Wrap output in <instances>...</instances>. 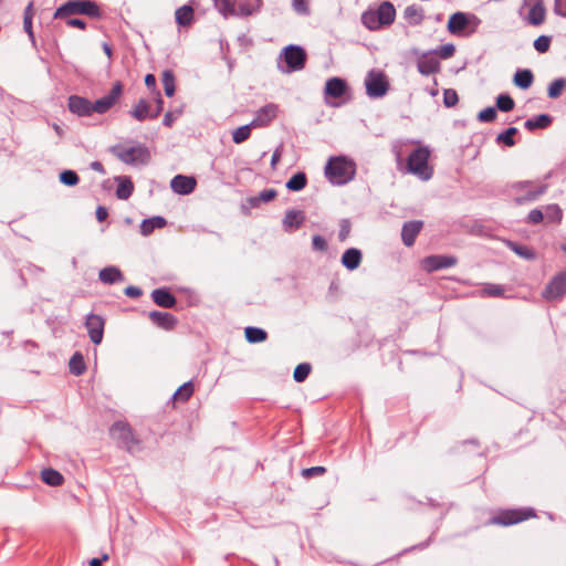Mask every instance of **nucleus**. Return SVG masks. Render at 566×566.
Wrapping results in <instances>:
<instances>
[{
	"instance_id": "f257e3e1",
	"label": "nucleus",
	"mask_w": 566,
	"mask_h": 566,
	"mask_svg": "<svg viewBox=\"0 0 566 566\" xmlns=\"http://www.w3.org/2000/svg\"><path fill=\"white\" fill-rule=\"evenodd\" d=\"M124 85L120 81H116L108 94L91 102L90 99L81 96L73 95V114L78 116H90L93 113L105 114L114 105H116L123 95Z\"/></svg>"
},
{
	"instance_id": "f03ea898",
	"label": "nucleus",
	"mask_w": 566,
	"mask_h": 566,
	"mask_svg": "<svg viewBox=\"0 0 566 566\" xmlns=\"http://www.w3.org/2000/svg\"><path fill=\"white\" fill-rule=\"evenodd\" d=\"M535 517H537L536 510L531 506L499 509L485 524L507 527Z\"/></svg>"
},
{
	"instance_id": "7ed1b4c3",
	"label": "nucleus",
	"mask_w": 566,
	"mask_h": 566,
	"mask_svg": "<svg viewBox=\"0 0 566 566\" xmlns=\"http://www.w3.org/2000/svg\"><path fill=\"white\" fill-rule=\"evenodd\" d=\"M481 23L476 14L458 11L450 15L447 29L452 35L469 36L478 31Z\"/></svg>"
},
{
	"instance_id": "20e7f679",
	"label": "nucleus",
	"mask_w": 566,
	"mask_h": 566,
	"mask_svg": "<svg viewBox=\"0 0 566 566\" xmlns=\"http://www.w3.org/2000/svg\"><path fill=\"white\" fill-rule=\"evenodd\" d=\"M112 153L123 163L132 166L146 165L150 160L148 148L140 144L116 145L112 147Z\"/></svg>"
},
{
	"instance_id": "39448f33",
	"label": "nucleus",
	"mask_w": 566,
	"mask_h": 566,
	"mask_svg": "<svg viewBox=\"0 0 566 566\" xmlns=\"http://www.w3.org/2000/svg\"><path fill=\"white\" fill-rule=\"evenodd\" d=\"M109 436L119 448L128 452L140 449V441L135 437L133 428L127 421H115L109 428Z\"/></svg>"
},
{
	"instance_id": "423d86ee",
	"label": "nucleus",
	"mask_w": 566,
	"mask_h": 566,
	"mask_svg": "<svg viewBox=\"0 0 566 566\" xmlns=\"http://www.w3.org/2000/svg\"><path fill=\"white\" fill-rule=\"evenodd\" d=\"M514 191L513 201L516 206L537 200L547 190V185H534L532 180H521L510 186Z\"/></svg>"
},
{
	"instance_id": "0eeeda50",
	"label": "nucleus",
	"mask_w": 566,
	"mask_h": 566,
	"mask_svg": "<svg viewBox=\"0 0 566 566\" xmlns=\"http://www.w3.org/2000/svg\"><path fill=\"white\" fill-rule=\"evenodd\" d=\"M431 151L428 147L420 146L413 149L408 157V170L419 177H431L432 168L429 166Z\"/></svg>"
},
{
	"instance_id": "6e6552de",
	"label": "nucleus",
	"mask_w": 566,
	"mask_h": 566,
	"mask_svg": "<svg viewBox=\"0 0 566 566\" xmlns=\"http://www.w3.org/2000/svg\"><path fill=\"white\" fill-rule=\"evenodd\" d=\"M356 164L347 156L331 157L325 166V177H355Z\"/></svg>"
},
{
	"instance_id": "1a4fd4ad",
	"label": "nucleus",
	"mask_w": 566,
	"mask_h": 566,
	"mask_svg": "<svg viewBox=\"0 0 566 566\" xmlns=\"http://www.w3.org/2000/svg\"><path fill=\"white\" fill-rule=\"evenodd\" d=\"M280 59L286 63V69H282L283 72L301 71L306 63V52L303 48L291 44L283 49Z\"/></svg>"
},
{
	"instance_id": "9d476101",
	"label": "nucleus",
	"mask_w": 566,
	"mask_h": 566,
	"mask_svg": "<svg viewBox=\"0 0 566 566\" xmlns=\"http://www.w3.org/2000/svg\"><path fill=\"white\" fill-rule=\"evenodd\" d=\"M366 92L369 97H382L389 87L386 76L380 71L371 70L365 78Z\"/></svg>"
},
{
	"instance_id": "9b49d317",
	"label": "nucleus",
	"mask_w": 566,
	"mask_h": 566,
	"mask_svg": "<svg viewBox=\"0 0 566 566\" xmlns=\"http://www.w3.org/2000/svg\"><path fill=\"white\" fill-rule=\"evenodd\" d=\"M457 263L458 258L451 254H431L421 260V266L428 273L452 268Z\"/></svg>"
},
{
	"instance_id": "f8f14e48",
	"label": "nucleus",
	"mask_w": 566,
	"mask_h": 566,
	"mask_svg": "<svg viewBox=\"0 0 566 566\" xmlns=\"http://www.w3.org/2000/svg\"><path fill=\"white\" fill-rule=\"evenodd\" d=\"M566 294V271L556 274L545 286L543 297L547 301L560 300Z\"/></svg>"
},
{
	"instance_id": "ddd939ff",
	"label": "nucleus",
	"mask_w": 566,
	"mask_h": 566,
	"mask_svg": "<svg viewBox=\"0 0 566 566\" xmlns=\"http://www.w3.org/2000/svg\"><path fill=\"white\" fill-rule=\"evenodd\" d=\"M277 196V191L273 188L263 189L255 196L247 198L241 202V212L244 216H250L251 209L259 208L262 203H269Z\"/></svg>"
},
{
	"instance_id": "4468645a",
	"label": "nucleus",
	"mask_w": 566,
	"mask_h": 566,
	"mask_svg": "<svg viewBox=\"0 0 566 566\" xmlns=\"http://www.w3.org/2000/svg\"><path fill=\"white\" fill-rule=\"evenodd\" d=\"M85 327L94 345H99L104 337L105 319L97 314L90 313L85 317Z\"/></svg>"
},
{
	"instance_id": "2eb2a0df",
	"label": "nucleus",
	"mask_w": 566,
	"mask_h": 566,
	"mask_svg": "<svg viewBox=\"0 0 566 566\" xmlns=\"http://www.w3.org/2000/svg\"><path fill=\"white\" fill-rule=\"evenodd\" d=\"M306 221V214L303 210L287 209L282 220V229L286 233H294L300 230Z\"/></svg>"
},
{
	"instance_id": "dca6fc26",
	"label": "nucleus",
	"mask_w": 566,
	"mask_h": 566,
	"mask_svg": "<svg viewBox=\"0 0 566 566\" xmlns=\"http://www.w3.org/2000/svg\"><path fill=\"white\" fill-rule=\"evenodd\" d=\"M148 317L154 325L164 331H172L178 324V318L169 312L154 310L148 313Z\"/></svg>"
},
{
	"instance_id": "f3484780",
	"label": "nucleus",
	"mask_w": 566,
	"mask_h": 566,
	"mask_svg": "<svg viewBox=\"0 0 566 566\" xmlns=\"http://www.w3.org/2000/svg\"><path fill=\"white\" fill-rule=\"evenodd\" d=\"M422 228L423 221L421 220H411L405 222L401 228L402 243L408 248L412 247Z\"/></svg>"
},
{
	"instance_id": "a211bd4d",
	"label": "nucleus",
	"mask_w": 566,
	"mask_h": 566,
	"mask_svg": "<svg viewBox=\"0 0 566 566\" xmlns=\"http://www.w3.org/2000/svg\"><path fill=\"white\" fill-rule=\"evenodd\" d=\"M153 302L163 308H174L177 305V298L169 287L163 286L153 290Z\"/></svg>"
},
{
	"instance_id": "6ab92c4d",
	"label": "nucleus",
	"mask_w": 566,
	"mask_h": 566,
	"mask_svg": "<svg viewBox=\"0 0 566 566\" xmlns=\"http://www.w3.org/2000/svg\"><path fill=\"white\" fill-rule=\"evenodd\" d=\"M277 115V106L275 104H266L261 107L256 113L255 117L251 122L253 127L268 126Z\"/></svg>"
},
{
	"instance_id": "aec40b11",
	"label": "nucleus",
	"mask_w": 566,
	"mask_h": 566,
	"mask_svg": "<svg viewBox=\"0 0 566 566\" xmlns=\"http://www.w3.org/2000/svg\"><path fill=\"white\" fill-rule=\"evenodd\" d=\"M83 14L93 19H99L102 11L96 2L91 0H73V15Z\"/></svg>"
},
{
	"instance_id": "412c9836",
	"label": "nucleus",
	"mask_w": 566,
	"mask_h": 566,
	"mask_svg": "<svg viewBox=\"0 0 566 566\" xmlns=\"http://www.w3.org/2000/svg\"><path fill=\"white\" fill-rule=\"evenodd\" d=\"M363 260V253L358 248H348L340 258L342 265L348 271H355L359 268Z\"/></svg>"
},
{
	"instance_id": "4be33fe9",
	"label": "nucleus",
	"mask_w": 566,
	"mask_h": 566,
	"mask_svg": "<svg viewBox=\"0 0 566 566\" xmlns=\"http://www.w3.org/2000/svg\"><path fill=\"white\" fill-rule=\"evenodd\" d=\"M417 69L422 75L436 74L440 71V62L431 54L424 53L418 59Z\"/></svg>"
},
{
	"instance_id": "5701e85b",
	"label": "nucleus",
	"mask_w": 566,
	"mask_h": 566,
	"mask_svg": "<svg viewBox=\"0 0 566 566\" xmlns=\"http://www.w3.org/2000/svg\"><path fill=\"white\" fill-rule=\"evenodd\" d=\"M98 279L102 283L113 285L125 280L122 270L116 265H107L99 270Z\"/></svg>"
},
{
	"instance_id": "b1692460",
	"label": "nucleus",
	"mask_w": 566,
	"mask_h": 566,
	"mask_svg": "<svg viewBox=\"0 0 566 566\" xmlns=\"http://www.w3.org/2000/svg\"><path fill=\"white\" fill-rule=\"evenodd\" d=\"M167 226L166 218L161 216H153L143 219L139 226V231L144 237L150 235L156 229H163Z\"/></svg>"
},
{
	"instance_id": "393cba45",
	"label": "nucleus",
	"mask_w": 566,
	"mask_h": 566,
	"mask_svg": "<svg viewBox=\"0 0 566 566\" xmlns=\"http://www.w3.org/2000/svg\"><path fill=\"white\" fill-rule=\"evenodd\" d=\"M375 12L377 13L378 21H380L384 27H388L394 23L396 9L390 1L381 2Z\"/></svg>"
},
{
	"instance_id": "a878e982",
	"label": "nucleus",
	"mask_w": 566,
	"mask_h": 566,
	"mask_svg": "<svg viewBox=\"0 0 566 566\" xmlns=\"http://www.w3.org/2000/svg\"><path fill=\"white\" fill-rule=\"evenodd\" d=\"M505 244L512 252L524 260L534 261L537 256L535 250L526 244L512 240H506Z\"/></svg>"
},
{
	"instance_id": "bb28decb",
	"label": "nucleus",
	"mask_w": 566,
	"mask_h": 566,
	"mask_svg": "<svg viewBox=\"0 0 566 566\" xmlns=\"http://www.w3.org/2000/svg\"><path fill=\"white\" fill-rule=\"evenodd\" d=\"M198 179H170L171 190L181 196L190 195L197 187Z\"/></svg>"
},
{
	"instance_id": "cd10ccee",
	"label": "nucleus",
	"mask_w": 566,
	"mask_h": 566,
	"mask_svg": "<svg viewBox=\"0 0 566 566\" xmlns=\"http://www.w3.org/2000/svg\"><path fill=\"white\" fill-rule=\"evenodd\" d=\"M346 92V82L339 77H332L325 84V94L338 98Z\"/></svg>"
},
{
	"instance_id": "c85d7f7f",
	"label": "nucleus",
	"mask_w": 566,
	"mask_h": 566,
	"mask_svg": "<svg viewBox=\"0 0 566 566\" xmlns=\"http://www.w3.org/2000/svg\"><path fill=\"white\" fill-rule=\"evenodd\" d=\"M244 336L248 343L259 344L268 339V332L258 326H247L244 328Z\"/></svg>"
},
{
	"instance_id": "c756f323",
	"label": "nucleus",
	"mask_w": 566,
	"mask_h": 566,
	"mask_svg": "<svg viewBox=\"0 0 566 566\" xmlns=\"http://www.w3.org/2000/svg\"><path fill=\"white\" fill-rule=\"evenodd\" d=\"M195 391L193 380L190 379L184 382L178 389L174 392L171 399L175 401L187 402Z\"/></svg>"
},
{
	"instance_id": "7c9ffc66",
	"label": "nucleus",
	"mask_w": 566,
	"mask_h": 566,
	"mask_svg": "<svg viewBox=\"0 0 566 566\" xmlns=\"http://www.w3.org/2000/svg\"><path fill=\"white\" fill-rule=\"evenodd\" d=\"M262 6V0H240L237 15L249 17L258 12Z\"/></svg>"
},
{
	"instance_id": "2f4dec72",
	"label": "nucleus",
	"mask_w": 566,
	"mask_h": 566,
	"mask_svg": "<svg viewBox=\"0 0 566 566\" xmlns=\"http://www.w3.org/2000/svg\"><path fill=\"white\" fill-rule=\"evenodd\" d=\"M403 18L409 24L419 25L424 19L423 10L416 4L408 6L403 11Z\"/></svg>"
},
{
	"instance_id": "473e14b6",
	"label": "nucleus",
	"mask_w": 566,
	"mask_h": 566,
	"mask_svg": "<svg viewBox=\"0 0 566 566\" xmlns=\"http://www.w3.org/2000/svg\"><path fill=\"white\" fill-rule=\"evenodd\" d=\"M175 17L179 27H188L193 22V8L185 4L176 10Z\"/></svg>"
},
{
	"instance_id": "72a5a7b5",
	"label": "nucleus",
	"mask_w": 566,
	"mask_h": 566,
	"mask_svg": "<svg viewBox=\"0 0 566 566\" xmlns=\"http://www.w3.org/2000/svg\"><path fill=\"white\" fill-rule=\"evenodd\" d=\"M42 481L50 486H59L64 482L63 475L55 469L45 468L41 471Z\"/></svg>"
},
{
	"instance_id": "f704fd0d",
	"label": "nucleus",
	"mask_w": 566,
	"mask_h": 566,
	"mask_svg": "<svg viewBox=\"0 0 566 566\" xmlns=\"http://www.w3.org/2000/svg\"><path fill=\"white\" fill-rule=\"evenodd\" d=\"M129 113L135 119L143 122L150 117L153 112H150V104L146 99L142 98Z\"/></svg>"
},
{
	"instance_id": "c9c22d12",
	"label": "nucleus",
	"mask_w": 566,
	"mask_h": 566,
	"mask_svg": "<svg viewBox=\"0 0 566 566\" xmlns=\"http://www.w3.org/2000/svg\"><path fill=\"white\" fill-rule=\"evenodd\" d=\"M552 123V117L547 114H541L525 122L524 126L528 130L544 129Z\"/></svg>"
},
{
	"instance_id": "e433bc0d",
	"label": "nucleus",
	"mask_w": 566,
	"mask_h": 566,
	"mask_svg": "<svg viewBox=\"0 0 566 566\" xmlns=\"http://www.w3.org/2000/svg\"><path fill=\"white\" fill-rule=\"evenodd\" d=\"M545 8L541 2L532 6L528 12L527 21L532 25H541L545 20Z\"/></svg>"
},
{
	"instance_id": "4c0bfd02",
	"label": "nucleus",
	"mask_w": 566,
	"mask_h": 566,
	"mask_svg": "<svg viewBox=\"0 0 566 566\" xmlns=\"http://www.w3.org/2000/svg\"><path fill=\"white\" fill-rule=\"evenodd\" d=\"M514 84L516 86H518L520 88H528L533 81H534V75L532 73L531 70L528 69H525V70H518L516 71V73L514 74Z\"/></svg>"
},
{
	"instance_id": "58836bf2",
	"label": "nucleus",
	"mask_w": 566,
	"mask_h": 566,
	"mask_svg": "<svg viewBox=\"0 0 566 566\" xmlns=\"http://www.w3.org/2000/svg\"><path fill=\"white\" fill-rule=\"evenodd\" d=\"M117 180H118V185H117L115 195H116L117 199H119V200H127L134 191L133 179H117Z\"/></svg>"
},
{
	"instance_id": "ea45409f",
	"label": "nucleus",
	"mask_w": 566,
	"mask_h": 566,
	"mask_svg": "<svg viewBox=\"0 0 566 566\" xmlns=\"http://www.w3.org/2000/svg\"><path fill=\"white\" fill-rule=\"evenodd\" d=\"M544 218L552 223H560L563 220V210L557 203L545 206Z\"/></svg>"
},
{
	"instance_id": "a19ab883",
	"label": "nucleus",
	"mask_w": 566,
	"mask_h": 566,
	"mask_svg": "<svg viewBox=\"0 0 566 566\" xmlns=\"http://www.w3.org/2000/svg\"><path fill=\"white\" fill-rule=\"evenodd\" d=\"M361 23L368 29V30H371V31H375V30H379L380 28H382L384 25L381 24L380 21H378L377 19V13L375 12V10H368V11H365L363 14H361Z\"/></svg>"
},
{
	"instance_id": "79ce46f5",
	"label": "nucleus",
	"mask_w": 566,
	"mask_h": 566,
	"mask_svg": "<svg viewBox=\"0 0 566 566\" xmlns=\"http://www.w3.org/2000/svg\"><path fill=\"white\" fill-rule=\"evenodd\" d=\"M216 9L223 15H234L237 13L235 1L237 0H212Z\"/></svg>"
},
{
	"instance_id": "37998d69",
	"label": "nucleus",
	"mask_w": 566,
	"mask_h": 566,
	"mask_svg": "<svg viewBox=\"0 0 566 566\" xmlns=\"http://www.w3.org/2000/svg\"><path fill=\"white\" fill-rule=\"evenodd\" d=\"M163 85L167 96H172L176 91V77L171 70H165L163 72Z\"/></svg>"
},
{
	"instance_id": "c03bdc74",
	"label": "nucleus",
	"mask_w": 566,
	"mask_h": 566,
	"mask_svg": "<svg viewBox=\"0 0 566 566\" xmlns=\"http://www.w3.org/2000/svg\"><path fill=\"white\" fill-rule=\"evenodd\" d=\"M566 87V80L564 77L555 78L547 88L549 98H558Z\"/></svg>"
},
{
	"instance_id": "a18cd8bd",
	"label": "nucleus",
	"mask_w": 566,
	"mask_h": 566,
	"mask_svg": "<svg viewBox=\"0 0 566 566\" xmlns=\"http://www.w3.org/2000/svg\"><path fill=\"white\" fill-rule=\"evenodd\" d=\"M311 371L312 365L310 363H300L293 371V379L296 382H303L307 379Z\"/></svg>"
},
{
	"instance_id": "49530a36",
	"label": "nucleus",
	"mask_w": 566,
	"mask_h": 566,
	"mask_svg": "<svg viewBox=\"0 0 566 566\" xmlns=\"http://www.w3.org/2000/svg\"><path fill=\"white\" fill-rule=\"evenodd\" d=\"M482 294L489 297H504L505 287L501 284L486 283L482 290Z\"/></svg>"
},
{
	"instance_id": "de8ad7c7",
	"label": "nucleus",
	"mask_w": 566,
	"mask_h": 566,
	"mask_svg": "<svg viewBox=\"0 0 566 566\" xmlns=\"http://www.w3.org/2000/svg\"><path fill=\"white\" fill-rule=\"evenodd\" d=\"M251 127L253 126L250 123L249 125L240 126L237 129H234L232 133V140L235 144H241L245 142L250 137Z\"/></svg>"
},
{
	"instance_id": "09e8293b",
	"label": "nucleus",
	"mask_w": 566,
	"mask_h": 566,
	"mask_svg": "<svg viewBox=\"0 0 566 566\" xmlns=\"http://www.w3.org/2000/svg\"><path fill=\"white\" fill-rule=\"evenodd\" d=\"M86 370L84 356L81 352L73 353V376H81Z\"/></svg>"
},
{
	"instance_id": "8fccbe9b",
	"label": "nucleus",
	"mask_w": 566,
	"mask_h": 566,
	"mask_svg": "<svg viewBox=\"0 0 566 566\" xmlns=\"http://www.w3.org/2000/svg\"><path fill=\"white\" fill-rule=\"evenodd\" d=\"M515 106L514 99L507 94H500L496 97V107L501 112H511Z\"/></svg>"
},
{
	"instance_id": "3c124183",
	"label": "nucleus",
	"mask_w": 566,
	"mask_h": 566,
	"mask_svg": "<svg viewBox=\"0 0 566 566\" xmlns=\"http://www.w3.org/2000/svg\"><path fill=\"white\" fill-rule=\"evenodd\" d=\"M517 133L516 127H510L503 133L499 134L496 137L497 143H503L504 145L512 147L515 145V140L513 136Z\"/></svg>"
},
{
	"instance_id": "603ef678",
	"label": "nucleus",
	"mask_w": 566,
	"mask_h": 566,
	"mask_svg": "<svg viewBox=\"0 0 566 566\" xmlns=\"http://www.w3.org/2000/svg\"><path fill=\"white\" fill-rule=\"evenodd\" d=\"M55 19H64L66 25H71V1L65 2L54 13Z\"/></svg>"
},
{
	"instance_id": "864d4df0",
	"label": "nucleus",
	"mask_w": 566,
	"mask_h": 566,
	"mask_svg": "<svg viewBox=\"0 0 566 566\" xmlns=\"http://www.w3.org/2000/svg\"><path fill=\"white\" fill-rule=\"evenodd\" d=\"M327 469L323 465H316L311 468H305L301 471V475L305 479H312L315 476H319L325 474Z\"/></svg>"
},
{
	"instance_id": "5fc2aeb1",
	"label": "nucleus",
	"mask_w": 566,
	"mask_h": 566,
	"mask_svg": "<svg viewBox=\"0 0 566 566\" xmlns=\"http://www.w3.org/2000/svg\"><path fill=\"white\" fill-rule=\"evenodd\" d=\"M433 53L439 55L441 59L447 60L454 55L455 46L452 43H447L436 49Z\"/></svg>"
},
{
	"instance_id": "6e6d98bb",
	"label": "nucleus",
	"mask_w": 566,
	"mask_h": 566,
	"mask_svg": "<svg viewBox=\"0 0 566 566\" xmlns=\"http://www.w3.org/2000/svg\"><path fill=\"white\" fill-rule=\"evenodd\" d=\"M328 248L327 240L321 234L312 237V250L316 252H325Z\"/></svg>"
},
{
	"instance_id": "4d7b16f0",
	"label": "nucleus",
	"mask_w": 566,
	"mask_h": 566,
	"mask_svg": "<svg viewBox=\"0 0 566 566\" xmlns=\"http://www.w3.org/2000/svg\"><path fill=\"white\" fill-rule=\"evenodd\" d=\"M33 2H30L24 11L23 27L30 36L32 33Z\"/></svg>"
},
{
	"instance_id": "13d9d810",
	"label": "nucleus",
	"mask_w": 566,
	"mask_h": 566,
	"mask_svg": "<svg viewBox=\"0 0 566 566\" xmlns=\"http://www.w3.org/2000/svg\"><path fill=\"white\" fill-rule=\"evenodd\" d=\"M458 93L452 88H447L443 92V104L447 107H453L458 104Z\"/></svg>"
},
{
	"instance_id": "bf43d9fd",
	"label": "nucleus",
	"mask_w": 566,
	"mask_h": 566,
	"mask_svg": "<svg viewBox=\"0 0 566 566\" xmlns=\"http://www.w3.org/2000/svg\"><path fill=\"white\" fill-rule=\"evenodd\" d=\"M43 272V269L40 266H36L34 264H29L24 269L20 271V277L22 281V285L24 286L27 284L25 275H39Z\"/></svg>"
},
{
	"instance_id": "052dcab7",
	"label": "nucleus",
	"mask_w": 566,
	"mask_h": 566,
	"mask_svg": "<svg viewBox=\"0 0 566 566\" xmlns=\"http://www.w3.org/2000/svg\"><path fill=\"white\" fill-rule=\"evenodd\" d=\"M549 45H551V38L547 35H539L534 41V48L539 53L547 52L549 50Z\"/></svg>"
},
{
	"instance_id": "680f3d73",
	"label": "nucleus",
	"mask_w": 566,
	"mask_h": 566,
	"mask_svg": "<svg viewBox=\"0 0 566 566\" xmlns=\"http://www.w3.org/2000/svg\"><path fill=\"white\" fill-rule=\"evenodd\" d=\"M544 220V212L539 208L531 210L525 219L528 224H538Z\"/></svg>"
},
{
	"instance_id": "e2e57ef3",
	"label": "nucleus",
	"mask_w": 566,
	"mask_h": 566,
	"mask_svg": "<svg viewBox=\"0 0 566 566\" xmlns=\"http://www.w3.org/2000/svg\"><path fill=\"white\" fill-rule=\"evenodd\" d=\"M496 118V109L494 107H486L478 114V119L483 123H491Z\"/></svg>"
},
{
	"instance_id": "0e129e2a",
	"label": "nucleus",
	"mask_w": 566,
	"mask_h": 566,
	"mask_svg": "<svg viewBox=\"0 0 566 566\" xmlns=\"http://www.w3.org/2000/svg\"><path fill=\"white\" fill-rule=\"evenodd\" d=\"M350 228H352V224H350V221L349 219H342L340 222H339V231H338V240L340 242L345 241L349 233H350Z\"/></svg>"
},
{
	"instance_id": "69168bd1",
	"label": "nucleus",
	"mask_w": 566,
	"mask_h": 566,
	"mask_svg": "<svg viewBox=\"0 0 566 566\" xmlns=\"http://www.w3.org/2000/svg\"><path fill=\"white\" fill-rule=\"evenodd\" d=\"M182 114V109L181 108H176L174 111H168L165 116H164V120H163V124L167 127H171L172 124L177 120V118H179V116Z\"/></svg>"
},
{
	"instance_id": "338daca9",
	"label": "nucleus",
	"mask_w": 566,
	"mask_h": 566,
	"mask_svg": "<svg viewBox=\"0 0 566 566\" xmlns=\"http://www.w3.org/2000/svg\"><path fill=\"white\" fill-rule=\"evenodd\" d=\"M307 180L308 179H287L285 187L290 191H301L306 187Z\"/></svg>"
},
{
	"instance_id": "774afa93",
	"label": "nucleus",
	"mask_w": 566,
	"mask_h": 566,
	"mask_svg": "<svg viewBox=\"0 0 566 566\" xmlns=\"http://www.w3.org/2000/svg\"><path fill=\"white\" fill-rule=\"evenodd\" d=\"M292 6L295 12H297L298 14H310V8L306 0H293Z\"/></svg>"
}]
</instances>
